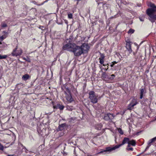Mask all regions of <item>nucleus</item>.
I'll use <instances>...</instances> for the list:
<instances>
[{
	"label": "nucleus",
	"mask_w": 156,
	"mask_h": 156,
	"mask_svg": "<svg viewBox=\"0 0 156 156\" xmlns=\"http://www.w3.org/2000/svg\"><path fill=\"white\" fill-rule=\"evenodd\" d=\"M4 39L3 36H2L0 37V44H1V41Z\"/></svg>",
	"instance_id": "29"
},
{
	"label": "nucleus",
	"mask_w": 156,
	"mask_h": 156,
	"mask_svg": "<svg viewBox=\"0 0 156 156\" xmlns=\"http://www.w3.org/2000/svg\"><path fill=\"white\" fill-rule=\"evenodd\" d=\"M72 52L74 53V55L76 56H79L83 53L82 49L80 47L77 46L76 44L74 45Z\"/></svg>",
	"instance_id": "4"
},
{
	"label": "nucleus",
	"mask_w": 156,
	"mask_h": 156,
	"mask_svg": "<svg viewBox=\"0 0 156 156\" xmlns=\"http://www.w3.org/2000/svg\"><path fill=\"white\" fill-rule=\"evenodd\" d=\"M155 120H156V118H155Z\"/></svg>",
	"instance_id": "44"
},
{
	"label": "nucleus",
	"mask_w": 156,
	"mask_h": 156,
	"mask_svg": "<svg viewBox=\"0 0 156 156\" xmlns=\"http://www.w3.org/2000/svg\"><path fill=\"white\" fill-rule=\"evenodd\" d=\"M128 146H127V148H129V147L130 146V144L129 143H128Z\"/></svg>",
	"instance_id": "33"
},
{
	"label": "nucleus",
	"mask_w": 156,
	"mask_h": 156,
	"mask_svg": "<svg viewBox=\"0 0 156 156\" xmlns=\"http://www.w3.org/2000/svg\"><path fill=\"white\" fill-rule=\"evenodd\" d=\"M68 17L69 19H71L73 18V14L70 13H68Z\"/></svg>",
	"instance_id": "22"
},
{
	"label": "nucleus",
	"mask_w": 156,
	"mask_h": 156,
	"mask_svg": "<svg viewBox=\"0 0 156 156\" xmlns=\"http://www.w3.org/2000/svg\"><path fill=\"white\" fill-rule=\"evenodd\" d=\"M66 126V123H64L62 124L59 125L57 129L58 130H62L64 129L65 127Z\"/></svg>",
	"instance_id": "14"
},
{
	"label": "nucleus",
	"mask_w": 156,
	"mask_h": 156,
	"mask_svg": "<svg viewBox=\"0 0 156 156\" xmlns=\"http://www.w3.org/2000/svg\"><path fill=\"white\" fill-rule=\"evenodd\" d=\"M102 127V125L100 124L97 125L95 126V128L98 130H100Z\"/></svg>",
	"instance_id": "18"
},
{
	"label": "nucleus",
	"mask_w": 156,
	"mask_h": 156,
	"mask_svg": "<svg viewBox=\"0 0 156 156\" xmlns=\"http://www.w3.org/2000/svg\"><path fill=\"white\" fill-rule=\"evenodd\" d=\"M111 76H112L113 77H112V79H113L114 78V77L115 76L114 74H112L111 75Z\"/></svg>",
	"instance_id": "36"
},
{
	"label": "nucleus",
	"mask_w": 156,
	"mask_h": 156,
	"mask_svg": "<svg viewBox=\"0 0 156 156\" xmlns=\"http://www.w3.org/2000/svg\"><path fill=\"white\" fill-rule=\"evenodd\" d=\"M134 30L132 29H130L128 31V34H132L134 33Z\"/></svg>",
	"instance_id": "25"
},
{
	"label": "nucleus",
	"mask_w": 156,
	"mask_h": 156,
	"mask_svg": "<svg viewBox=\"0 0 156 156\" xmlns=\"http://www.w3.org/2000/svg\"><path fill=\"white\" fill-rule=\"evenodd\" d=\"M114 65V64H113V63H112V64L111 65V66L112 67Z\"/></svg>",
	"instance_id": "35"
},
{
	"label": "nucleus",
	"mask_w": 156,
	"mask_h": 156,
	"mask_svg": "<svg viewBox=\"0 0 156 156\" xmlns=\"http://www.w3.org/2000/svg\"><path fill=\"white\" fill-rule=\"evenodd\" d=\"M139 19L141 21H144V19L143 18H141V17H139Z\"/></svg>",
	"instance_id": "32"
},
{
	"label": "nucleus",
	"mask_w": 156,
	"mask_h": 156,
	"mask_svg": "<svg viewBox=\"0 0 156 156\" xmlns=\"http://www.w3.org/2000/svg\"><path fill=\"white\" fill-rule=\"evenodd\" d=\"M112 63H113V64H114V65H115V64H116L117 63V62H116L115 61H114L113 62H112Z\"/></svg>",
	"instance_id": "34"
},
{
	"label": "nucleus",
	"mask_w": 156,
	"mask_h": 156,
	"mask_svg": "<svg viewBox=\"0 0 156 156\" xmlns=\"http://www.w3.org/2000/svg\"><path fill=\"white\" fill-rule=\"evenodd\" d=\"M81 48L82 49L83 53V52H87L90 48V46L87 44L84 43L80 46Z\"/></svg>",
	"instance_id": "8"
},
{
	"label": "nucleus",
	"mask_w": 156,
	"mask_h": 156,
	"mask_svg": "<svg viewBox=\"0 0 156 156\" xmlns=\"http://www.w3.org/2000/svg\"><path fill=\"white\" fill-rule=\"evenodd\" d=\"M88 94L90 102L93 104L96 103L100 97H98V95L95 94L94 92L93 91H90Z\"/></svg>",
	"instance_id": "3"
},
{
	"label": "nucleus",
	"mask_w": 156,
	"mask_h": 156,
	"mask_svg": "<svg viewBox=\"0 0 156 156\" xmlns=\"http://www.w3.org/2000/svg\"><path fill=\"white\" fill-rule=\"evenodd\" d=\"M29 77V76L28 74H25L23 75L22 76V78L24 80H28Z\"/></svg>",
	"instance_id": "17"
},
{
	"label": "nucleus",
	"mask_w": 156,
	"mask_h": 156,
	"mask_svg": "<svg viewBox=\"0 0 156 156\" xmlns=\"http://www.w3.org/2000/svg\"><path fill=\"white\" fill-rule=\"evenodd\" d=\"M156 141V136L149 140L147 143V145L146 147L145 150L149 149L150 147L151 146V144L154 143Z\"/></svg>",
	"instance_id": "11"
},
{
	"label": "nucleus",
	"mask_w": 156,
	"mask_h": 156,
	"mask_svg": "<svg viewBox=\"0 0 156 156\" xmlns=\"http://www.w3.org/2000/svg\"><path fill=\"white\" fill-rule=\"evenodd\" d=\"M129 138L127 137H125L122 141V143L119 145H116L114 147H108L106 148L105 150L102 151L98 153V154H101L104 153V154H106L108 153V152L111 151L113 150H114L117 148H119V147L123 145L126 143H128L129 142Z\"/></svg>",
	"instance_id": "1"
},
{
	"label": "nucleus",
	"mask_w": 156,
	"mask_h": 156,
	"mask_svg": "<svg viewBox=\"0 0 156 156\" xmlns=\"http://www.w3.org/2000/svg\"><path fill=\"white\" fill-rule=\"evenodd\" d=\"M146 90L144 88L140 89V98L141 99L142 98L144 95L146 93Z\"/></svg>",
	"instance_id": "13"
},
{
	"label": "nucleus",
	"mask_w": 156,
	"mask_h": 156,
	"mask_svg": "<svg viewBox=\"0 0 156 156\" xmlns=\"http://www.w3.org/2000/svg\"><path fill=\"white\" fill-rule=\"evenodd\" d=\"M137 103L136 100V99H133L129 105L128 106V109L129 110L132 109L133 107L136 105Z\"/></svg>",
	"instance_id": "9"
},
{
	"label": "nucleus",
	"mask_w": 156,
	"mask_h": 156,
	"mask_svg": "<svg viewBox=\"0 0 156 156\" xmlns=\"http://www.w3.org/2000/svg\"><path fill=\"white\" fill-rule=\"evenodd\" d=\"M75 44H68L65 45L63 47V49L65 50H67L72 52Z\"/></svg>",
	"instance_id": "6"
},
{
	"label": "nucleus",
	"mask_w": 156,
	"mask_h": 156,
	"mask_svg": "<svg viewBox=\"0 0 156 156\" xmlns=\"http://www.w3.org/2000/svg\"><path fill=\"white\" fill-rule=\"evenodd\" d=\"M148 5L151 8H150L151 9H155V11H156V6H155L154 4L151 2H149Z\"/></svg>",
	"instance_id": "16"
},
{
	"label": "nucleus",
	"mask_w": 156,
	"mask_h": 156,
	"mask_svg": "<svg viewBox=\"0 0 156 156\" xmlns=\"http://www.w3.org/2000/svg\"><path fill=\"white\" fill-rule=\"evenodd\" d=\"M20 85L22 86V85L21 84H18L16 85V87L17 88L19 89V87Z\"/></svg>",
	"instance_id": "31"
},
{
	"label": "nucleus",
	"mask_w": 156,
	"mask_h": 156,
	"mask_svg": "<svg viewBox=\"0 0 156 156\" xmlns=\"http://www.w3.org/2000/svg\"><path fill=\"white\" fill-rule=\"evenodd\" d=\"M7 57V56L6 55H0V59H3L6 58Z\"/></svg>",
	"instance_id": "24"
},
{
	"label": "nucleus",
	"mask_w": 156,
	"mask_h": 156,
	"mask_svg": "<svg viewBox=\"0 0 156 156\" xmlns=\"http://www.w3.org/2000/svg\"><path fill=\"white\" fill-rule=\"evenodd\" d=\"M54 109H57L58 108L59 109L61 110H62L64 108V106L60 104H57L56 105H54L53 106Z\"/></svg>",
	"instance_id": "12"
},
{
	"label": "nucleus",
	"mask_w": 156,
	"mask_h": 156,
	"mask_svg": "<svg viewBox=\"0 0 156 156\" xmlns=\"http://www.w3.org/2000/svg\"><path fill=\"white\" fill-rule=\"evenodd\" d=\"M67 90L68 92H70L69 90L68 89H67Z\"/></svg>",
	"instance_id": "40"
},
{
	"label": "nucleus",
	"mask_w": 156,
	"mask_h": 156,
	"mask_svg": "<svg viewBox=\"0 0 156 156\" xmlns=\"http://www.w3.org/2000/svg\"><path fill=\"white\" fill-rule=\"evenodd\" d=\"M108 69V68H107V69H105V70H107Z\"/></svg>",
	"instance_id": "43"
},
{
	"label": "nucleus",
	"mask_w": 156,
	"mask_h": 156,
	"mask_svg": "<svg viewBox=\"0 0 156 156\" xmlns=\"http://www.w3.org/2000/svg\"><path fill=\"white\" fill-rule=\"evenodd\" d=\"M66 98L67 101L69 102H71L73 101V99L72 98V96L70 94H67L66 96Z\"/></svg>",
	"instance_id": "15"
},
{
	"label": "nucleus",
	"mask_w": 156,
	"mask_h": 156,
	"mask_svg": "<svg viewBox=\"0 0 156 156\" xmlns=\"http://www.w3.org/2000/svg\"><path fill=\"white\" fill-rule=\"evenodd\" d=\"M114 118L113 115L111 114H105L104 119L107 121L112 119Z\"/></svg>",
	"instance_id": "10"
},
{
	"label": "nucleus",
	"mask_w": 156,
	"mask_h": 156,
	"mask_svg": "<svg viewBox=\"0 0 156 156\" xmlns=\"http://www.w3.org/2000/svg\"><path fill=\"white\" fill-rule=\"evenodd\" d=\"M129 142L130 144L133 146H135L136 144V141L133 140L130 141L129 140Z\"/></svg>",
	"instance_id": "19"
},
{
	"label": "nucleus",
	"mask_w": 156,
	"mask_h": 156,
	"mask_svg": "<svg viewBox=\"0 0 156 156\" xmlns=\"http://www.w3.org/2000/svg\"><path fill=\"white\" fill-rule=\"evenodd\" d=\"M155 104H156V103H155Z\"/></svg>",
	"instance_id": "45"
},
{
	"label": "nucleus",
	"mask_w": 156,
	"mask_h": 156,
	"mask_svg": "<svg viewBox=\"0 0 156 156\" xmlns=\"http://www.w3.org/2000/svg\"><path fill=\"white\" fill-rule=\"evenodd\" d=\"M8 156H13V155H8Z\"/></svg>",
	"instance_id": "39"
},
{
	"label": "nucleus",
	"mask_w": 156,
	"mask_h": 156,
	"mask_svg": "<svg viewBox=\"0 0 156 156\" xmlns=\"http://www.w3.org/2000/svg\"><path fill=\"white\" fill-rule=\"evenodd\" d=\"M38 132L39 133H40V134L41 135H43V134H41V133L39 132V131L38 130Z\"/></svg>",
	"instance_id": "38"
},
{
	"label": "nucleus",
	"mask_w": 156,
	"mask_h": 156,
	"mask_svg": "<svg viewBox=\"0 0 156 156\" xmlns=\"http://www.w3.org/2000/svg\"><path fill=\"white\" fill-rule=\"evenodd\" d=\"M99 62L101 64L103 65L104 66H105V65L104 64V59H99Z\"/></svg>",
	"instance_id": "23"
},
{
	"label": "nucleus",
	"mask_w": 156,
	"mask_h": 156,
	"mask_svg": "<svg viewBox=\"0 0 156 156\" xmlns=\"http://www.w3.org/2000/svg\"><path fill=\"white\" fill-rule=\"evenodd\" d=\"M115 141L116 142V137H115Z\"/></svg>",
	"instance_id": "42"
},
{
	"label": "nucleus",
	"mask_w": 156,
	"mask_h": 156,
	"mask_svg": "<svg viewBox=\"0 0 156 156\" xmlns=\"http://www.w3.org/2000/svg\"><path fill=\"white\" fill-rule=\"evenodd\" d=\"M146 13L149 16L148 19L152 23L156 20V11L154 9H148L146 11Z\"/></svg>",
	"instance_id": "2"
},
{
	"label": "nucleus",
	"mask_w": 156,
	"mask_h": 156,
	"mask_svg": "<svg viewBox=\"0 0 156 156\" xmlns=\"http://www.w3.org/2000/svg\"><path fill=\"white\" fill-rule=\"evenodd\" d=\"M23 59L26 61H27L29 62H30V59L28 58H26L25 57H23Z\"/></svg>",
	"instance_id": "28"
},
{
	"label": "nucleus",
	"mask_w": 156,
	"mask_h": 156,
	"mask_svg": "<svg viewBox=\"0 0 156 156\" xmlns=\"http://www.w3.org/2000/svg\"><path fill=\"white\" fill-rule=\"evenodd\" d=\"M101 56L99 58V59H104L105 58V55L103 54H101L100 53Z\"/></svg>",
	"instance_id": "21"
},
{
	"label": "nucleus",
	"mask_w": 156,
	"mask_h": 156,
	"mask_svg": "<svg viewBox=\"0 0 156 156\" xmlns=\"http://www.w3.org/2000/svg\"><path fill=\"white\" fill-rule=\"evenodd\" d=\"M63 155L64 156H66V155H67V154L66 153L64 152V153H63Z\"/></svg>",
	"instance_id": "37"
},
{
	"label": "nucleus",
	"mask_w": 156,
	"mask_h": 156,
	"mask_svg": "<svg viewBox=\"0 0 156 156\" xmlns=\"http://www.w3.org/2000/svg\"><path fill=\"white\" fill-rule=\"evenodd\" d=\"M1 26L2 27H7V25L5 23H2L1 24Z\"/></svg>",
	"instance_id": "27"
},
{
	"label": "nucleus",
	"mask_w": 156,
	"mask_h": 156,
	"mask_svg": "<svg viewBox=\"0 0 156 156\" xmlns=\"http://www.w3.org/2000/svg\"><path fill=\"white\" fill-rule=\"evenodd\" d=\"M126 48L129 52L130 53L132 51V50L131 48V45L132 44V42H131L129 40H128L127 41H126Z\"/></svg>",
	"instance_id": "7"
},
{
	"label": "nucleus",
	"mask_w": 156,
	"mask_h": 156,
	"mask_svg": "<svg viewBox=\"0 0 156 156\" xmlns=\"http://www.w3.org/2000/svg\"><path fill=\"white\" fill-rule=\"evenodd\" d=\"M118 130L119 133H120V134H123V132L122 131V129H121L119 128L118 129Z\"/></svg>",
	"instance_id": "26"
},
{
	"label": "nucleus",
	"mask_w": 156,
	"mask_h": 156,
	"mask_svg": "<svg viewBox=\"0 0 156 156\" xmlns=\"http://www.w3.org/2000/svg\"><path fill=\"white\" fill-rule=\"evenodd\" d=\"M133 54L134 55H135V53L134 52H133Z\"/></svg>",
	"instance_id": "41"
},
{
	"label": "nucleus",
	"mask_w": 156,
	"mask_h": 156,
	"mask_svg": "<svg viewBox=\"0 0 156 156\" xmlns=\"http://www.w3.org/2000/svg\"><path fill=\"white\" fill-rule=\"evenodd\" d=\"M23 53V50L20 48H18L17 46L14 48L12 53L11 55L13 56L17 57L21 55Z\"/></svg>",
	"instance_id": "5"
},
{
	"label": "nucleus",
	"mask_w": 156,
	"mask_h": 156,
	"mask_svg": "<svg viewBox=\"0 0 156 156\" xmlns=\"http://www.w3.org/2000/svg\"><path fill=\"white\" fill-rule=\"evenodd\" d=\"M126 150H127L128 151H133V148L132 147H129L127 148H126Z\"/></svg>",
	"instance_id": "30"
},
{
	"label": "nucleus",
	"mask_w": 156,
	"mask_h": 156,
	"mask_svg": "<svg viewBox=\"0 0 156 156\" xmlns=\"http://www.w3.org/2000/svg\"><path fill=\"white\" fill-rule=\"evenodd\" d=\"M102 77L104 78H108V75L105 72H103L102 74Z\"/></svg>",
	"instance_id": "20"
}]
</instances>
